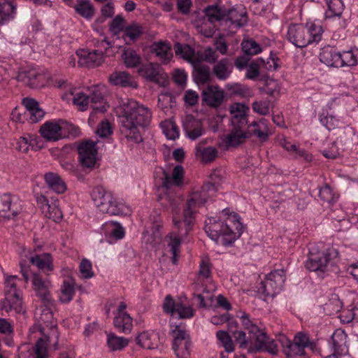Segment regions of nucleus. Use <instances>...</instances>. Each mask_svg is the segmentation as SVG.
I'll use <instances>...</instances> for the list:
<instances>
[{"label":"nucleus","mask_w":358,"mask_h":358,"mask_svg":"<svg viewBox=\"0 0 358 358\" xmlns=\"http://www.w3.org/2000/svg\"><path fill=\"white\" fill-rule=\"evenodd\" d=\"M119 109L121 133L136 143L142 142L139 129L150 124L152 119L150 110L131 99L122 100Z\"/></svg>","instance_id":"1"},{"label":"nucleus","mask_w":358,"mask_h":358,"mask_svg":"<svg viewBox=\"0 0 358 358\" xmlns=\"http://www.w3.org/2000/svg\"><path fill=\"white\" fill-rule=\"evenodd\" d=\"M240 219L236 213L229 215L225 222L210 218L206 222V233L216 243L231 245L243 233V226Z\"/></svg>","instance_id":"2"},{"label":"nucleus","mask_w":358,"mask_h":358,"mask_svg":"<svg viewBox=\"0 0 358 358\" xmlns=\"http://www.w3.org/2000/svg\"><path fill=\"white\" fill-rule=\"evenodd\" d=\"M44 303V308L41 310L39 322L43 324L41 331L43 334V338H40L35 345L36 358H48L47 343H50L55 339L53 343L54 348L57 349L59 332L56 322L54 320L52 308L55 307L54 301L52 304Z\"/></svg>","instance_id":"3"},{"label":"nucleus","mask_w":358,"mask_h":358,"mask_svg":"<svg viewBox=\"0 0 358 358\" xmlns=\"http://www.w3.org/2000/svg\"><path fill=\"white\" fill-rule=\"evenodd\" d=\"M208 199V195L203 194L201 189L194 192L186 203L183 219L180 220L176 216L173 217V224L178 229L181 236L187 235L192 230L194 223V211L193 209L203 205Z\"/></svg>","instance_id":"4"},{"label":"nucleus","mask_w":358,"mask_h":358,"mask_svg":"<svg viewBox=\"0 0 358 358\" xmlns=\"http://www.w3.org/2000/svg\"><path fill=\"white\" fill-rule=\"evenodd\" d=\"M92 199L99 210L103 213L110 215L127 214L129 209L118 203L111 192L106 191L101 186L95 187L91 192Z\"/></svg>","instance_id":"5"},{"label":"nucleus","mask_w":358,"mask_h":358,"mask_svg":"<svg viewBox=\"0 0 358 358\" xmlns=\"http://www.w3.org/2000/svg\"><path fill=\"white\" fill-rule=\"evenodd\" d=\"M5 287V298L1 301V308L7 313L14 310L17 313H24L21 292L17 289L15 282L6 278Z\"/></svg>","instance_id":"6"},{"label":"nucleus","mask_w":358,"mask_h":358,"mask_svg":"<svg viewBox=\"0 0 358 358\" xmlns=\"http://www.w3.org/2000/svg\"><path fill=\"white\" fill-rule=\"evenodd\" d=\"M59 122H61L62 124L54 121H48L44 123L40 129L41 136L48 141H57L65 137L66 135L63 133L65 129H69V134L73 136L79 134L80 131L78 127L69 124L62 120H60Z\"/></svg>","instance_id":"7"},{"label":"nucleus","mask_w":358,"mask_h":358,"mask_svg":"<svg viewBox=\"0 0 358 358\" xmlns=\"http://www.w3.org/2000/svg\"><path fill=\"white\" fill-rule=\"evenodd\" d=\"M106 43L107 47L102 49H97L93 51H89L85 49H80L77 50L76 55L78 56V63L80 66L94 67L101 65L103 62L104 55L107 49L111 48V43L106 38L101 41H98L96 47L101 48Z\"/></svg>","instance_id":"8"},{"label":"nucleus","mask_w":358,"mask_h":358,"mask_svg":"<svg viewBox=\"0 0 358 358\" xmlns=\"http://www.w3.org/2000/svg\"><path fill=\"white\" fill-rule=\"evenodd\" d=\"M285 281V270L273 271L266 275L264 280L261 281L257 292L265 297H274L282 289Z\"/></svg>","instance_id":"9"},{"label":"nucleus","mask_w":358,"mask_h":358,"mask_svg":"<svg viewBox=\"0 0 358 358\" xmlns=\"http://www.w3.org/2000/svg\"><path fill=\"white\" fill-rule=\"evenodd\" d=\"M173 337L172 349L178 358H187L190 355L192 342L188 332L176 326L171 332Z\"/></svg>","instance_id":"10"},{"label":"nucleus","mask_w":358,"mask_h":358,"mask_svg":"<svg viewBox=\"0 0 358 358\" xmlns=\"http://www.w3.org/2000/svg\"><path fill=\"white\" fill-rule=\"evenodd\" d=\"M96 145V142L88 140L78 145L79 162L83 169L91 171L95 166L97 155Z\"/></svg>","instance_id":"11"},{"label":"nucleus","mask_w":358,"mask_h":358,"mask_svg":"<svg viewBox=\"0 0 358 358\" xmlns=\"http://www.w3.org/2000/svg\"><path fill=\"white\" fill-rule=\"evenodd\" d=\"M333 250L327 249L324 252H318L314 253L310 252L308 260L306 262V267L310 271H327V267L331 263L330 256Z\"/></svg>","instance_id":"12"},{"label":"nucleus","mask_w":358,"mask_h":358,"mask_svg":"<svg viewBox=\"0 0 358 358\" xmlns=\"http://www.w3.org/2000/svg\"><path fill=\"white\" fill-rule=\"evenodd\" d=\"M21 211V206L13 201L10 194H0V220L14 219Z\"/></svg>","instance_id":"13"},{"label":"nucleus","mask_w":358,"mask_h":358,"mask_svg":"<svg viewBox=\"0 0 358 358\" xmlns=\"http://www.w3.org/2000/svg\"><path fill=\"white\" fill-rule=\"evenodd\" d=\"M287 39L300 48H305L311 43L307 28L302 25H290L287 31Z\"/></svg>","instance_id":"14"},{"label":"nucleus","mask_w":358,"mask_h":358,"mask_svg":"<svg viewBox=\"0 0 358 358\" xmlns=\"http://www.w3.org/2000/svg\"><path fill=\"white\" fill-rule=\"evenodd\" d=\"M224 99V92L218 85H209L202 90L201 100L207 106L217 108Z\"/></svg>","instance_id":"15"},{"label":"nucleus","mask_w":358,"mask_h":358,"mask_svg":"<svg viewBox=\"0 0 358 358\" xmlns=\"http://www.w3.org/2000/svg\"><path fill=\"white\" fill-rule=\"evenodd\" d=\"M224 22H230L237 28H241L248 24V13L245 7L236 6L230 8H225Z\"/></svg>","instance_id":"16"},{"label":"nucleus","mask_w":358,"mask_h":358,"mask_svg":"<svg viewBox=\"0 0 358 358\" xmlns=\"http://www.w3.org/2000/svg\"><path fill=\"white\" fill-rule=\"evenodd\" d=\"M32 284L36 295L41 299L42 302L51 305L53 300L49 291L50 282L43 280L39 274L34 273L33 275Z\"/></svg>","instance_id":"17"},{"label":"nucleus","mask_w":358,"mask_h":358,"mask_svg":"<svg viewBox=\"0 0 358 358\" xmlns=\"http://www.w3.org/2000/svg\"><path fill=\"white\" fill-rule=\"evenodd\" d=\"M247 134L248 137L255 136L259 141L266 142L269 136L268 121L262 118L258 122H253L248 126Z\"/></svg>","instance_id":"18"},{"label":"nucleus","mask_w":358,"mask_h":358,"mask_svg":"<svg viewBox=\"0 0 358 358\" xmlns=\"http://www.w3.org/2000/svg\"><path fill=\"white\" fill-rule=\"evenodd\" d=\"M109 82L115 86L136 89L138 83L132 76L125 71H115L108 78Z\"/></svg>","instance_id":"19"},{"label":"nucleus","mask_w":358,"mask_h":358,"mask_svg":"<svg viewBox=\"0 0 358 358\" xmlns=\"http://www.w3.org/2000/svg\"><path fill=\"white\" fill-rule=\"evenodd\" d=\"M320 60L327 66L341 67V52L336 51V49L330 46L322 49L320 53Z\"/></svg>","instance_id":"20"},{"label":"nucleus","mask_w":358,"mask_h":358,"mask_svg":"<svg viewBox=\"0 0 358 358\" xmlns=\"http://www.w3.org/2000/svg\"><path fill=\"white\" fill-rule=\"evenodd\" d=\"M183 129L187 137L194 141L205 133L201 121L193 117L187 118L183 123Z\"/></svg>","instance_id":"21"},{"label":"nucleus","mask_w":358,"mask_h":358,"mask_svg":"<svg viewBox=\"0 0 358 358\" xmlns=\"http://www.w3.org/2000/svg\"><path fill=\"white\" fill-rule=\"evenodd\" d=\"M44 115L45 112L42 108L31 112H23L22 113H20L17 108H15L11 113L12 119L14 121L24 122L27 120L31 124L41 121Z\"/></svg>","instance_id":"22"},{"label":"nucleus","mask_w":358,"mask_h":358,"mask_svg":"<svg viewBox=\"0 0 358 358\" xmlns=\"http://www.w3.org/2000/svg\"><path fill=\"white\" fill-rule=\"evenodd\" d=\"M163 173L162 185L166 189H169L171 186H180L182 184L184 176V169L180 165H177L173 169L172 176L171 177L164 170Z\"/></svg>","instance_id":"23"},{"label":"nucleus","mask_w":358,"mask_h":358,"mask_svg":"<svg viewBox=\"0 0 358 358\" xmlns=\"http://www.w3.org/2000/svg\"><path fill=\"white\" fill-rule=\"evenodd\" d=\"M347 334L341 329H336L329 341L331 345V355L343 354L346 348Z\"/></svg>","instance_id":"24"},{"label":"nucleus","mask_w":358,"mask_h":358,"mask_svg":"<svg viewBox=\"0 0 358 358\" xmlns=\"http://www.w3.org/2000/svg\"><path fill=\"white\" fill-rule=\"evenodd\" d=\"M232 65L228 58H222L213 67V75L220 80H227L232 72Z\"/></svg>","instance_id":"25"},{"label":"nucleus","mask_w":358,"mask_h":358,"mask_svg":"<svg viewBox=\"0 0 358 358\" xmlns=\"http://www.w3.org/2000/svg\"><path fill=\"white\" fill-rule=\"evenodd\" d=\"M195 155L203 163H210L217 156V150L212 146L204 147V143H199L195 148Z\"/></svg>","instance_id":"26"},{"label":"nucleus","mask_w":358,"mask_h":358,"mask_svg":"<svg viewBox=\"0 0 358 358\" xmlns=\"http://www.w3.org/2000/svg\"><path fill=\"white\" fill-rule=\"evenodd\" d=\"M17 10V4L13 1H0V24H4L13 19Z\"/></svg>","instance_id":"27"},{"label":"nucleus","mask_w":358,"mask_h":358,"mask_svg":"<svg viewBox=\"0 0 358 358\" xmlns=\"http://www.w3.org/2000/svg\"><path fill=\"white\" fill-rule=\"evenodd\" d=\"M158 338L157 334L144 331L138 335L136 338V342L138 345L143 348L152 350L157 348Z\"/></svg>","instance_id":"28"},{"label":"nucleus","mask_w":358,"mask_h":358,"mask_svg":"<svg viewBox=\"0 0 358 358\" xmlns=\"http://www.w3.org/2000/svg\"><path fill=\"white\" fill-rule=\"evenodd\" d=\"M43 76L36 72H22L18 74L17 79L24 83L31 88H38L43 85L41 79Z\"/></svg>","instance_id":"29"},{"label":"nucleus","mask_w":358,"mask_h":358,"mask_svg":"<svg viewBox=\"0 0 358 358\" xmlns=\"http://www.w3.org/2000/svg\"><path fill=\"white\" fill-rule=\"evenodd\" d=\"M44 179L48 187L57 194L65 192L66 187L57 173L49 172L45 174Z\"/></svg>","instance_id":"30"},{"label":"nucleus","mask_w":358,"mask_h":358,"mask_svg":"<svg viewBox=\"0 0 358 358\" xmlns=\"http://www.w3.org/2000/svg\"><path fill=\"white\" fill-rule=\"evenodd\" d=\"M138 72L140 76L144 77L148 81L155 83H159V72L158 66L152 63H147L141 65Z\"/></svg>","instance_id":"31"},{"label":"nucleus","mask_w":358,"mask_h":358,"mask_svg":"<svg viewBox=\"0 0 358 358\" xmlns=\"http://www.w3.org/2000/svg\"><path fill=\"white\" fill-rule=\"evenodd\" d=\"M208 20L214 23L216 22H224L225 7L217 4L207 6L203 10Z\"/></svg>","instance_id":"32"},{"label":"nucleus","mask_w":358,"mask_h":358,"mask_svg":"<svg viewBox=\"0 0 358 358\" xmlns=\"http://www.w3.org/2000/svg\"><path fill=\"white\" fill-rule=\"evenodd\" d=\"M113 324L115 327L122 333H129L131 331L132 318L127 313H118L114 317Z\"/></svg>","instance_id":"33"},{"label":"nucleus","mask_w":358,"mask_h":358,"mask_svg":"<svg viewBox=\"0 0 358 358\" xmlns=\"http://www.w3.org/2000/svg\"><path fill=\"white\" fill-rule=\"evenodd\" d=\"M90 103L93 110L103 113L106 110L104 97L101 92L96 87L89 90Z\"/></svg>","instance_id":"34"},{"label":"nucleus","mask_w":358,"mask_h":358,"mask_svg":"<svg viewBox=\"0 0 358 358\" xmlns=\"http://www.w3.org/2000/svg\"><path fill=\"white\" fill-rule=\"evenodd\" d=\"M166 241L172 253V262L173 264H176L178 257L180 252L181 239L176 233L171 232L166 236Z\"/></svg>","instance_id":"35"},{"label":"nucleus","mask_w":358,"mask_h":358,"mask_svg":"<svg viewBox=\"0 0 358 358\" xmlns=\"http://www.w3.org/2000/svg\"><path fill=\"white\" fill-rule=\"evenodd\" d=\"M192 65L194 66L192 76L196 83L203 85L210 81L209 66L206 65L197 66L196 62Z\"/></svg>","instance_id":"36"},{"label":"nucleus","mask_w":358,"mask_h":358,"mask_svg":"<svg viewBox=\"0 0 358 358\" xmlns=\"http://www.w3.org/2000/svg\"><path fill=\"white\" fill-rule=\"evenodd\" d=\"M142 34L143 27L134 22L125 27L122 38L127 44H131L139 38Z\"/></svg>","instance_id":"37"},{"label":"nucleus","mask_w":358,"mask_h":358,"mask_svg":"<svg viewBox=\"0 0 358 358\" xmlns=\"http://www.w3.org/2000/svg\"><path fill=\"white\" fill-rule=\"evenodd\" d=\"M74 8L76 13L87 20L94 15V8L90 0H78Z\"/></svg>","instance_id":"38"},{"label":"nucleus","mask_w":358,"mask_h":358,"mask_svg":"<svg viewBox=\"0 0 358 358\" xmlns=\"http://www.w3.org/2000/svg\"><path fill=\"white\" fill-rule=\"evenodd\" d=\"M29 260L33 265L36 266L39 269H46L47 271L53 269L52 256L49 253L36 255L31 257Z\"/></svg>","instance_id":"39"},{"label":"nucleus","mask_w":358,"mask_h":358,"mask_svg":"<svg viewBox=\"0 0 358 358\" xmlns=\"http://www.w3.org/2000/svg\"><path fill=\"white\" fill-rule=\"evenodd\" d=\"M248 138L247 132L239 129H233L226 138L227 147H236L243 143Z\"/></svg>","instance_id":"40"},{"label":"nucleus","mask_w":358,"mask_h":358,"mask_svg":"<svg viewBox=\"0 0 358 358\" xmlns=\"http://www.w3.org/2000/svg\"><path fill=\"white\" fill-rule=\"evenodd\" d=\"M341 67L358 65V48L354 47L341 52Z\"/></svg>","instance_id":"41"},{"label":"nucleus","mask_w":358,"mask_h":358,"mask_svg":"<svg viewBox=\"0 0 358 358\" xmlns=\"http://www.w3.org/2000/svg\"><path fill=\"white\" fill-rule=\"evenodd\" d=\"M174 50L176 55L180 56L192 64L196 62L193 59L195 51L189 45L177 43L174 45Z\"/></svg>","instance_id":"42"},{"label":"nucleus","mask_w":358,"mask_h":358,"mask_svg":"<svg viewBox=\"0 0 358 358\" xmlns=\"http://www.w3.org/2000/svg\"><path fill=\"white\" fill-rule=\"evenodd\" d=\"M152 50L156 54V56L159 57L163 62H169L171 57V47L164 42L159 41L155 42L152 45Z\"/></svg>","instance_id":"43"},{"label":"nucleus","mask_w":358,"mask_h":358,"mask_svg":"<svg viewBox=\"0 0 358 358\" xmlns=\"http://www.w3.org/2000/svg\"><path fill=\"white\" fill-rule=\"evenodd\" d=\"M129 340L116 336L114 333L107 335V346L111 351L121 350L128 345Z\"/></svg>","instance_id":"44"},{"label":"nucleus","mask_w":358,"mask_h":358,"mask_svg":"<svg viewBox=\"0 0 358 358\" xmlns=\"http://www.w3.org/2000/svg\"><path fill=\"white\" fill-rule=\"evenodd\" d=\"M283 352L288 358L302 357L306 355L304 348L289 340L287 341L286 343L283 345Z\"/></svg>","instance_id":"45"},{"label":"nucleus","mask_w":358,"mask_h":358,"mask_svg":"<svg viewBox=\"0 0 358 358\" xmlns=\"http://www.w3.org/2000/svg\"><path fill=\"white\" fill-rule=\"evenodd\" d=\"M328 9L325 12L326 18H331L336 16H341L344 5L341 0H326Z\"/></svg>","instance_id":"46"},{"label":"nucleus","mask_w":358,"mask_h":358,"mask_svg":"<svg viewBox=\"0 0 358 358\" xmlns=\"http://www.w3.org/2000/svg\"><path fill=\"white\" fill-rule=\"evenodd\" d=\"M43 211L45 216L53 221L58 222L62 219V213L56 203H45L43 206Z\"/></svg>","instance_id":"47"},{"label":"nucleus","mask_w":358,"mask_h":358,"mask_svg":"<svg viewBox=\"0 0 358 358\" xmlns=\"http://www.w3.org/2000/svg\"><path fill=\"white\" fill-rule=\"evenodd\" d=\"M253 339L256 341V344L255 345H250L248 349V352L250 353L263 351L268 338L265 332L261 331L252 337Z\"/></svg>","instance_id":"48"},{"label":"nucleus","mask_w":358,"mask_h":358,"mask_svg":"<svg viewBox=\"0 0 358 358\" xmlns=\"http://www.w3.org/2000/svg\"><path fill=\"white\" fill-rule=\"evenodd\" d=\"M122 57L125 65L129 68L136 67L141 62V57L133 50H125Z\"/></svg>","instance_id":"49"},{"label":"nucleus","mask_w":358,"mask_h":358,"mask_svg":"<svg viewBox=\"0 0 358 358\" xmlns=\"http://www.w3.org/2000/svg\"><path fill=\"white\" fill-rule=\"evenodd\" d=\"M242 50L247 56L255 55L262 52L260 45L252 39L244 40L241 43Z\"/></svg>","instance_id":"50"},{"label":"nucleus","mask_w":358,"mask_h":358,"mask_svg":"<svg viewBox=\"0 0 358 358\" xmlns=\"http://www.w3.org/2000/svg\"><path fill=\"white\" fill-rule=\"evenodd\" d=\"M216 336L222 343L227 352H232L234 350L232 339L227 331L220 330L216 333Z\"/></svg>","instance_id":"51"},{"label":"nucleus","mask_w":358,"mask_h":358,"mask_svg":"<svg viewBox=\"0 0 358 358\" xmlns=\"http://www.w3.org/2000/svg\"><path fill=\"white\" fill-rule=\"evenodd\" d=\"M74 293L73 286L69 282L64 281L61 288L59 300L62 303H69L72 300Z\"/></svg>","instance_id":"52"},{"label":"nucleus","mask_w":358,"mask_h":358,"mask_svg":"<svg viewBox=\"0 0 358 358\" xmlns=\"http://www.w3.org/2000/svg\"><path fill=\"white\" fill-rule=\"evenodd\" d=\"M342 301L336 295L331 297L329 302L325 304V309L329 315L338 313L342 308Z\"/></svg>","instance_id":"53"},{"label":"nucleus","mask_w":358,"mask_h":358,"mask_svg":"<svg viewBox=\"0 0 358 358\" xmlns=\"http://www.w3.org/2000/svg\"><path fill=\"white\" fill-rule=\"evenodd\" d=\"M249 107L241 103H236L230 106V113L233 115L232 117H235V120L240 116L247 115Z\"/></svg>","instance_id":"54"},{"label":"nucleus","mask_w":358,"mask_h":358,"mask_svg":"<svg viewBox=\"0 0 358 358\" xmlns=\"http://www.w3.org/2000/svg\"><path fill=\"white\" fill-rule=\"evenodd\" d=\"M198 291V289H195L193 295L194 297L198 300L199 307L206 308L210 306L206 303V301L208 299L211 301L213 296L210 295L209 292L206 290V288H203V293H197Z\"/></svg>","instance_id":"55"},{"label":"nucleus","mask_w":358,"mask_h":358,"mask_svg":"<svg viewBox=\"0 0 358 358\" xmlns=\"http://www.w3.org/2000/svg\"><path fill=\"white\" fill-rule=\"evenodd\" d=\"M73 101L74 104L80 107V110H86L90 104L89 94L79 92L74 96Z\"/></svg>","instance_id":"56"},{"label":"nucleus","mask_w":358,"mask_h":358,"mask_svg":"<svg viewBox=\"0 0 358 358\" xmlns=\"http://www.w3.org/2000/svg\"><path fill=\"white\" fill-rule=\"evenodd\" d=\"M310 36V42H319L322 38V34L323 29L322 26L315 24H311L308 29H307Z\"/></svg>","instance_id":"57"},{"label":"nucleus","mask_w":358,"mask_h":358,"mask_svg":"<svg viewBox=\"0 0 358 358\" xmlns=\"http://www.w3.org/2000/svg\"><path fill=\"white\" fill-rule=\"evenodd\" d=\"M179 302H176L171 295H167L165 297L163 309L164 313L171 314V315H176V311Z\"/></svg>","instance_id":"58"},{"label":"nucleus","mask_w":358,"mask_h":358,"mask_svg":"<svg viewBox=\"0 0 358 358\" xmlns=\"http://www.w3.org/2000/svg\"><path fill=\"white\" fill-rule=\"evenodd\" d=\"M320 122L328 129L332 130L336 129L339 125L338 120L336 119L332 115H324L321 114L320 116Z\"/></svg>","instance_id":"59"},{"label":"nucleus","mask_w":358,"mask_h":358,"mask_svg":"<svg viewBox=\"0 0 358 358\" xmlns=\"http://www.w3.org/2000/svg\"><path fill=\"white\" fill-rule=\"evenodd\" d=\"M227 89L235 95H239L241 97H246L250 94V90L248 87L243 86L238 83L233 85H227Z\"/></svg>","instance_id":"60"},{"label":"nucleus","mask_w":358,"mask_h":358,"mask_svg":"<svg viewBox=\"0 0 358 358\" xmlns=\"http://www.w3.org/2000/svg\"><path fill=\"white\" fill-rule=\"evenodd\" d=\"M176 314H178L179 319H187L193 317L194 310L191 306H186L182 303H178Z\"/></svg>","instance_id":"61"},{"label":"nucleus","mask_w":358,"mask_h":358,"mask_svg":"<svg viewBox=\"0 0 358 358\" xmlns=\"http://www.w3.org/2000/svg\"><path fill=\"white\" fill-rule=\"evenodd\" d=\"M80 272L84 278H90L94 275L92 263L87 259H83L80 264Z\"/></svg>","instance_id":"62"},{"label":"nucleus","mask_w":358,"mask_h":358,"mask_svg":"<svg viewBox=\"0 0 358 358\" xmlns=\"http://www.w3.org/2000/svg\"><path fill=\"white\" fill-rule=\"evenodd\" d=\"M252 108L255 113L266 115L269 113V101H255L252 104Z\"/></svg>","instance_id":"63"},{"label":"nucleus","mask_w":358,"mask_h":358,"mask_svg":"<svg viewBox=\"0 0 358 358\" xmlns=\"http://www.w3.org/2000/svg\"><path fill=\"white\" fill-rule=\"evenodd\" d=\"M124 19L122 16L118 15L113 18L109 25V30L115 34H118L123 30V22Z\"/></svg>","instance_id":"64"}]
</instances>
